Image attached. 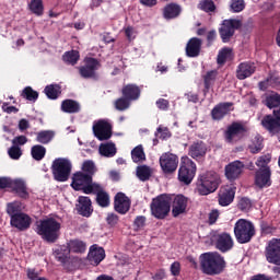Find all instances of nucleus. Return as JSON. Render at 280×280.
I'll list each match as a JSON object with an SVG mask.
<instances>
[{"instance_id": "obj_1", "label": "nucleus", "mask_w": 280, "mask_h": 280, "mask_svg": "<svg viewBox=\"0 0 280 280\" xmlns=\"http://www.w3.org/2000/svg\"><path fill=\"white\" fill-rule=\"evenodd\" d=\"M199 259L201 271L203 275H209L210 277L220 275L226 268L224 257L217 252L201 254Z\"/></svg>"}, {"instance_id": "obj_2", "label": "nucleus", "mask_w": 280, "mask_h": 280, "mask_svg": "<svg viewBox=\"0 0 280 280\" xmlns=\"http://www.w3.org/2000/svg\"><path fill=\"white\" fill-rule=\"evenodd\" d=\"M60 229H62V224L60 221L55 218H46L40 220L37 223V234L42 236L43 240L54 244L60 237Z\"/></svg>"}, {"instance_id": "obj_3", "label": "nucleus", "mask_w": 280, "mask_h": 280, "mask_svg": "<svg viewBox=\"0 0 280 280\" xmlns=\"http://www.w3.org/2000/svg\"><path fill=\"white\" fill-rule=\"evenodd\" d=\"M72 189L75 191H83V194H93V191H100V185L93 183L91 175H85L82 171H79L72 175Z\"/></svg>"}, {"instance_id": "obj_4", "label": "nucleus", "mask_w": 280, "mask_h": 280, "mask_svg": "<svg viewBox=\"0 0 280 280\" xmlns=\"http://www.w3.org/2000/svg\"><path fill=\"white\" fill-rule=\"evenodd\" d=\"M219 185L220 175L213 171H210L199 176L197 190L200 196H209V194H213V191L218 189Z\"/></svg>"}, {"instance_id": "obj_5", "label": "nucleus", "mask_w": 280, "mask_h": 280, "mask_svg": "<svg viewBox=\"0 0 280 280\" xmlns=\"http://www.w3.org/2000/svg\"><path fill=\"white\" fill-rule=\"evenodd\" d=\"M234 235L238 244H248L255 236V225L248 220L240 219L234 225Z\"/></svg>"}, {"instance_id": "obj_6", "label": "nucleus", "mask_w": 280, "mask_h": 280, "mask_svg": "<svg viewBox=\"0 0 280 280\" xmlns=\"http://www.w3.org/2000/svg\"><path fill=\"white\" fill-rule=\"evenodd\" d=\"M172 209V196L170 195H160L152 200L151 203V213L158 220H163L167 218Z\"/></svg>"}, {"instance_id": "obj_7", "label": "nucleus", "mask_w": 280, "mask_h": 280, "mask_svg": "<svg viewBox=\"0 0 280 280\" xmlns=\"http://www.w3.org/2000/svg\"><path fill=\"white\" fill-rule=\"evenodd\" d=\"M72 168L73 165L71 164V161L62 158L56 159L52 162V175L55 180L58 183H67L69 176H71Z\"/></svg>"}, {"instance_id": "obj_8", "label": "nucleus", "mask_w": 280, "mask_h": 280, "mask_svg": "<svg viewBox=\"0 0 280 280\" xmlns=\"http://www.w3.org/2000/svg\"><path fill=\"white\" fill-rule=\"evenodd\" d=\"M196 176V163L187 156L182 158L178 170V180L184 185H191V180Z\"/></svg>"}, {"instance_id": "obj_9", "label": "nucleus", "mask_w": 280, "mask_h": 280, "mask_svg": "<svg viewBox=\"0 0 280 280\" xmlns=\"http://www.w3.org/2000/svg\"><path fill=\"white\" fill-rule=\"evenodd\" d=\"M92 130L98 141H108L113 137V125L107 119L95 120Z\"/></svg>"}, {"instance_id": "obj_10", "label": "nucleus", "mask_w": 280, "mask_h": 280, "mask_svg": "<svg viewBox=\"0 0 280 280\" xmlns=\"http://www.w3.org/2000/svg\"><path fill=\"white\" fill-rule=\"evenodd\" d=\"M242 27V21L237 19L224 20L222 22V26L219 30V34L223 40V43H229L233 34H235V30H240Z\"/></svg>"}, {"instance_id": "obj_11", "label": "nucleus", "mask_w": 280, "mask_h": 280, "mask_svg": "<svg viewBox=\"0 0 280 280\" xmlns=\"http://www.w3.org/2000/svg\"><path fill=\"white\" fill-rule=\"evenodd\" d=\"M265 257L268 264L280 266V238H272L265 248Z\"/></svg>"}, {"instance_id": "obj_12", "label": "nucleus", "mask_w": 280, "mask_h": 280, "mask_svg": "<svg viewBox=\"0 0 280 280\" xmlns=\"http://www.w3.org/2000/svg\"><path fill=\"white\" fill-rule=\"evenodd\" d=\"M160 165L164 174H173L178 167V155L174 153H163L160 156Z\"/></svg>"}, {"instance_id": "obj_13", "label": "nucleus", "mask_w": 280, "mask_h": 280, "mask_svg": "<svg viewBox=\"0 0 280 280\" xmlns=\"http://www.w3.org/2000/svg\"><path fill=\"white\" fill-rule=\"evenodd\" d=\"M212 242L221 253H229L233 248V237L229 233L213 235Z\"/></svg>"}, {"instance_id": "obj_14", "label": "nucleus", "mask_w": 280, "mask_h": 280, "mask_svg": "<svg viewBox=\"0 0 280 280\" xmlns=\"http://www.w3.org/2000/svg\"><path fill=\"white\" fill-rule=\"evenodd\" d=\"M85 65L79 68L81 78H95V71L100 69V61L95 58L88 57L84 59Z\"/></svg>"}, {"instance_id": "obj_15", "label": "nucleus", "mask_w": 280, "mask_h": 280, "mask_svg": "<svg viewBox=\"0 0 280 280\" xmlns=\"http://www.w3.org/2000/svg\"><path fill=\"white\" fill-rule=\"evenodd\" d=\"M244 132H246V129H244V126L241 124L234 122L230 125L225 131V141L228 143H235L244 137Z\"/></svg>"}, {"instance_id": "obj_16", "label": "nucleus", "mask_w": 280, "mask_h": 280, "mask_svg": "<svg viewBox=\"0 0 280 280\" xmlns=\"http://www.w3.org/2000/svg\"><path fill=\"white\" fill-rule=\"evenodd\" d=\"M172 213L173 218H178V215H183L187 211V205H189V199L183 195H177L174 198L172 197Z\"/></svg>"}, {"instance_id": "obj_17", "label": "nucleus", "mask_w": 280, "mask_h": 280, "mask_svg": "<svg viewBox=\"0 0 280 280\" xmlns=\"http://www.w3.org/2000/svg\"><path fill=\"white\" fill-rule=\"evenodd\" d=\"M272 116H266L261 120V125L264 128H266L271 135H276V132H279L280 129V109L279 110H273Z\"/></svg>"}, {"instance_id": "obj_18", "label": "nucleus", "mask_w": 280, "mask_h": 280, "mask_svg": "<svg viewBox=\"0 0 280 280\" xmlns=\"http://www.w3.org/2000/svg\"><path fill=\"white\" fill-rule=\"evenodd\" d=\"M114 209L117 213H120V215H126V213L130 211V198L124 192H118L115 196Z\"/></svg>"}, {"instance_id": "obj_19", "label": "nucleus", "mask_w": 280, "mask_h": 280, "mask_svg": "<svg viewBox=\"0 0 280 280\" xmlns=\"http://www.w3.org/2000/svg\"><path fill=\"white\" fill-rule=\"evenodd\" d=\"M244 172V164L242 161H234L225 166V178L228 180H237Z\"/></svg>"}, {"instance_id": "obj_20", "label": "nucleus", "mask_w": 280, "mask_h": 280, "mask_svg": "<svg viewBox=\"0 0 280 280\" xmlns=\"http://www.w3.org/2000/svg\"><path fill=\"white\" fill-rule=\"evenodd\" d=\"M11 226L18 229V231H27L32 225V218L25 213L15 214L11 218Z\"/></svg>"}, {"instance_id": "obj_21", "label": "nucleus", "mask_w": 280, "mask_h": 280, "mask_svg": "<svg viewBox=\"0 0 280 280\" xmlns=\"http://www.w3.org/2000/svg\"><path fill=\"white\" fill-rule=\"evenodd\" d=\"M188 156L195 159V161L205 159L207 156V144L202 141L194 142L188 148Z\"/></svg>"}, {"instance_id": "obj_22", "label": "nucleus", "mask_w": 280, "mask_h": 280, "mask_svg": "<svg viewBox=\"0 0 280 280\" xmlns=\"http://www.w3.org/2000/svg\"><path fill=\"white\" fill-rule=\"evenodd\" d=\"M235 198V190L231 186H223L219 191V205L221 207H229Z\"/></svg>"}, {"instance_id": "obj_23", "label": "nucleus", "mask_w": 280, "mask_h": 280, "mask_svg": "<svg viewBox=\"0 0 280 280\" xmlns=\"http://www.w3.org/2000/svg\"><path fill=\"white\" fill-rule=\"evenodd\" d=\"M78 205H77V211L80 213V215H83L84 218L91 217V213H93V206L91 202V198L80 196L78 199Z\"/></svg>"}, {"instance_id": "obj_24", "label": "nucleus", "mask_w": 280, "mask_h": 280, "mask_svg": "<svg viewBox=\"0 0 280 280\" xmlns=\"http://www.w3.org/2000/svg\"><path fill=\"white\" fill-rule=\"evenodd\" d=\"M88 257L91 264H94V266H100V264H102V261H104L106 258V252L97 245H92Z\"/></svg>"}, {"instance_id": "obj_25", "label": "nucleus", "mask_w": 280, "mask_h": 280, "mask_svg": "<svg viewBox=\"0 0 280 280\" xmlns=\"http://www.w3.org/2000/svg\"><path fill=\"white\" fill-rule=\"evenodd\" d=\"M255 185L260 189L264 187H270L272 182L270 180V168L258 170L255 176Z\"/></svg>"}, {"instance_id": "obj_26", "label": "nucleus", "mask_w": 280, "mask_h": 280, "mask_svg": "<svg viewBox=\"0 0 280 280\" xmlns=\"http://www.w3.org/2000/svg\"><path fill=\"white\" fill-rule=\"evenodd\" d=\"M255 69L256 67L253 62H243L236 70V77L238 80H246V78H250L255 73Z\"/></svg>"}, {"instance_id": "obj_27", "label": "nucleus", "mask_w": 280, "mask_h": 280, "mask_svg": "<svg viewBox=\"0 0 280 280\" xmlns=\"http://www.w3.org/2000/svg\"><path fill=\"white\" fill-rule=\"evenodd\" d=\"M231 110H233V103H221L212 109L211 115L213 119L220 120Z\"/></svg>"}, {"instance_id": "obj_28", "label": "nucleus", "mask_w": 280, "mask_h": 280, "mask_svg": "<svg viewBox=\"0 0 280 280\" xmlns=\"http://www.w3.org/2000/svg\"><path fill=\"white\" fill-rule=\"evenodd\" d=\"M200 47H202V42L199 38L192 37L186 46V55L188 58H197V56H200Z\"/></svg>"}, {"instance_id": "obj_29", "label": "nucleus", "mask_w": 280, "mask_h": 280, "mask_svg": "<svg viewBox=\"0 0 280 280\" xmlns=\"http://www.w3.org/2000/svg\"><path fill=\"white\" fill-rule=\"evenodd\" d=\"M54 255L57 261L62 264V266L71 264V256H69L71 255V252H69V247L60 246L55 249Z\"/></svg>"}, {"instance_id": "obj_30", "label": "nucleus", "mask_w": 280, "mask_h": 280, "mask_svg": "<svg viewBox=\"0 0 280 280\" xmlns=\"http://www.w3.org/2000/svg\"><path fill=\"white\" fill-rule=\"evenodd\" d=\"M10 188L13 189V191H15V194H18L20 198H27L30 196V194L27 192V185L21 178L11 179Z\"/></svg>"}, {"instance_id": "obj_31", "label": "nucleus", "mask_w": 280, "mask_h": 280, "mask_svg": "<svg viewBox=\"0 0 280 280\" xmlns=\"http://www.w3.org/2000/svg\"><path fill=\"white\" fill-rule=\"evenodd\" d=\"M68 250L69 253L82 255V253H86V243L80 240H71L68 242Z\"/></svg>"}, {"instance_id": "obj_32", "label": "nucleus", "mask_w": 280, "mask_h": 280, "mask_svg": "<svg viewBox=\"0 0 280 280\" xmlns=\"http://www.w3.org/2000/svg\"><path fill=\"white\" fill-rule=\"evenodd\" d=\"M122 95L124 97L132 102V100H139V95H141V90H139V86L135 84H129L122 89Z\"/></svg>"}, {"instance_id": "obj_33", "label": "nucleus", "mask_w": 280, "mask_h": 280, "mask_svg": "<svg viewBox=\"0 0 280 280\" xmlns=\"http://www.w3.org/2000/svg\"><path fill=\"white\" fill-rule=\"evenodd\" d=\"M98 152L101 156H106L107 159H110L115 156V154H117V148L113 142L102 143L98 148Z\"/></svg>"}, {"instance_id": "obj_34", "label": "nucleus", "mask_w": 280, "mask_h": 280, "mask_svg": "<svg viewBox=\"0 0 280 280\" xmlns=\"http://www.w3.org/2000/svg\"><path fill=\"white\" fill-rule=\"evenodd\" d=\"M215 80H218V71L210 70L203 75V84H205V92L209 93L211 86L215 84Z\"/></svg>"}, {"instance_id": "obj_35", "label": "nucleus", "mask_w": 280, "mask_h": 280, "mask_svg": "<svg viewBox=\"0 0 280 280\" xmlns=\"http://www.w3.org/2000/svg\"><path fill=\"white\" fill-rule=\"evenodd\" d=\"M180 14V5L175 3H170L164 8L163 15L164 19H176Z\"/></svg>"}, {"instance_id": "obj_36", "label": "nucleus", "mask_w": 280, "mask_h": 280, "mask_svg": "<svg viewBox=\"0 0 280 280\" xmlns=\"http://www.w3.org/2000/svg\"><path fill=\"white\" fill-rule=\"evenodd\" d=\"M92 194H96V201L100 207H108L110 205V197L106 194V191L102 190V186L96 191Z\"/></svg>"}, {"instance_id": "obj_37", "label": "nucleus", "mask_w": 280, "mask_h": 280, "mask_svg": "<svg viewBox=\"0 0 280 280\" xmlns=\"http://www.w3.org/2000/svg\"><path fill=\"white\" fill-rule=\"evenodd\" d=\"M28 10L36 16H43V12L45 11L43 0H31L28 3Z\"/></svg>"}, {"instance_id": "obj_38", "label": "nucleus", "mask_w": 280, "mask_h": 280, "mask_svg": "<svg viewBox=\"0 0 280 280\" xmlns=\"http://www.w3.org/2000/svg\"><path fill=\"white\" fill-rule=\"evenodd\" d=\"M61 110H63V113H79L80 104L75 101L66 100L61 104Z\"/></svg>"}, {"instance_id": "obj_39", "label": "nucleus", "mask_w": 280, "mask_h": 280, "mask_svg": "<svg viewBox=\"0 0 280 280\" xmlns=\"http://www.w3.org/2000/svg\"><path fill=\"white\" fill-rule=\"evenodd\" d=\"M81 172L85 174V176H90V178H93V174L97 172V168L95 167V162L92 160H86L82 163Z\"/></svg>"}, {"instance_id": "obj_40", "label": "nucleus", "mask_w": 280, "mask_h": 280, "mask_svg": "<svg viewBox=\"0 0 280 280\" xmlns=\"http://www.w3.org/2000/svg\"><path fill=\"white\" fill-rule=\"evenodd\" d=\"M262 149H264V139L261 138V136H256L249 144V152H252V154H257L261 152Z\"/></svg>"}, {"instance_id": "obj_41", "label": "nucleus", "mask_w": 280, "mask_h": 280, "mask_svg": "<svg viewBox=\"0 0 280 280\" xmlns=\"http://www.w3.org/2000/svg\"><path fill=\"white\" fill-rule=\"evenodd\" d=\"M131 159L133 163H141V161H145V152L143 151V145L139 144L131 151Z\"/></svg>"}, {"instance_id": "obj_42", "label": "nucleus", "mask_w": 280, "mask_h": 280, "mask_svg": "<svg viewBox=\"0 0 280 280\" xmlns=\"http://www.w3.org/2000/svg\"><path fill=\"white\" fill-rule=\"evenodd\" d=\"M136 174L139 180H142V182L150 180V176H152V168L145 165L138 166Z\"/></svg>"}, {"instance_id": "obj_43", "label": "nucleus", "mask_w": 280, "mask_h": 280, "mask_svg": "<svg viewBox=\"0 0 280 280\" xmlns=\"http://www.w3.org/2000/svg\"><path fill=\"white\" fill-rule=\"evenodd\" d=\"M44 91L49 100H58V95H60V85L50 84L47 85Z\"/></svg>"}, {"instance_id": "obj_44", "label": "nucleus", "mask_w": 280, "mask_h": 280, "mask_svg": "<svg viewBox=\"0 0 280 280\" xmlns=\"http://www.w3.org/2000/svg\"><path fill=\"white\" fill-rule=\"evenodd\" d=\"M21 209H23V206L20 201H14L7 205V213L10 215V218H13V215H19L23 212H21Z\"/></svg>"}, {"instance_id": "obj_45", "label": "nucleus", "mask_w": 280, "mask_h": 280, "mask_svg": "<svg viewBox=\"0 0 280 280\" xmlns=\"http://www.w3.org/2000/svg\"><path fill=\"white\" fill-rule=\"evenodd\" d=\"M245 8L246 2L244 0H230V12H233V14L244 12Z\"/></svg>"}, {"instance_id": "obj_46", "label": "nucleus", "mask_w": 280, "mask_h": 280, "mask_svg": "<svg viewBox=\"0 0 280 280\" xmlns=\"http://www.w3.org/2000/svg\"><path fill=\"white\" fill-rule=\"evenodd\" d=\"M46 152L47 150L45 149V147L40 144L34 145L31 150V154L33 159H35V161H43V159H45Z\"/></svg>"}, {"instance_id": "obj_47", "label": "nucleus", "mask_w": 280, "mask_h": 280, "mask_svg": "<svg viewBox=\"0 0 280 280\" xmlns=\"http://www.w3.org/2000/svg\"><path fill=\"white\" fill-rule=\"evenodd\" d=\"M266 106L268 108H277L280 106V94L272 92L266 97Z\"/></svg>"}, {"instance_id": "obj_48", "label": "nucleus", "mask_w": 280, "mask_h": 280, "mask_svg": "<svg viewBox=\"0 0 280 280\" xmlns=\"http://www.w3.org/2000/svg\"><path fill=\"white\" fill-rule=\"evenodd\" d=\"M233 58V50L231 48H223L218 55V63L224 65L226 60Z\"/></svg>"}, {"instance_id": "obj_49", "label": "nucleus", "mask_w": 280, "mask_h": 280, "mask_svg": "<svg viewBox=\"0 0 280 280\" xmlns=\"http://www.w3.org/2000/svg\"><path fill=\"white\" fill-rule=\"evenodd\" d=\"M21 95L24 100H28V102H36L38 100V92L34 91L31 86H26Z\"/></svg>"}, {"instance_id": "obj_50", "label": "nucleus", "mask_w": 280, "mask_h": 280, "mask_svg": "<svg viewBox=\"0 0 280 280\" xmlns=\"http://www.w3.org/2000/svg\"><path fill=\"white\" fill-rule=\"evenodd\" d=\"M63 60L69 65H75L80 60V52L77 50L68 51L63 55Z\"/></svg>"}, {"instance_id": "obj_51", "label": "nucleus", "mask_w": 280, "mask_h": 280, "mask_svg": "<svg viewBox=\"0 0 280 280\" xmlns=\"http://www.w3.org/2000/svg\"><path fill=\"white\" fill-rule=\"evenodd\" d=\"M8 154L10 156V159H12L13 161H19L21 159V156H23V151L21 150V147L13 144L8 150Z\"/></svg>"}, {"instance_id": "obj_52", "label": "nucleus", "mask_w": 280, "mask_h": 280, "mask_svg": "<svg viewBox=\"0 0 280 280\" xmlns=\"http://www.w3.org/2000/svg\"><path fill=\"white\" fill-rule=\"evenodd\" d=\"M270 161H272V156L270 154L261 155L256 161V165L257 167H260V170H270L268 167V163H270Z\"/></svg>"}, {"instance_id": "obj_53", "label": "nucleus", "mask_w": 280, "mask_h": 280, "mask_svg": "<svg viewBox=\"0 0 280 280\" xmlns=\"http://www.w3.org/2000/svg\"><path fill=\"white\" fill-rule=\"evenodd\" d=\"M51 139H54V133L51 131H40L37 133V138H36L38 143H44V144L49 143Z\"/></svg>"}, {"instance_id": "obj_54", "label": "nucleus", "mask_w": 280, "mask_h": 280, "mask_svg": "<svg viewBox=\"0 0 280 280\" xmlns=\"http://www.w3.org/2000/svg\"><path fill=\"white\" fill-rule=\"evenodd\" d=\"M199 10H202L203 12H215V3L213 0H202L199 3Z\"/></svg>"}, {"instance_id": "obj_55", "label": "nucleus", "mask_w": 280, "mask_h": 280, "mask_svg": "<svg viewBox=\"0 0 280 280\" xmlns=\"http://www.w3.org/2000/svg\"><path fill=\"white\" fill-rule=\"evenodd\" d=\"M115 108L116 110H127V108H130V100H128L127 97L118 98L115 102Z\"/></svg>"}, {"instance_id": "obj_56", "label": "nucleus", "mask_w": 280, "mask_h": 280, "mask_svg": "<svg viewBox=\"0 0 280 280\" xmlns=\"http://www.w3.org/2000/svg\"><path fill=\"white\" fill-rule=\"evenodd\" d=\"M155 137H158V139H170V137H172V132H170L167 127L160 126L155 132Z\"/></svg>"}, {"instance_id": "obj_57", "label": "nucleus", "mask_w": 280, "mask_h": 280, "mask_svg": "<svg viewBox=\"0 0 280 280\" xmlns=\"http://www.w3.org/2000/svg\"><path fill=\"white\" fill-rule=\"evenodd\" d=\"M253 207V203H250V199L248 198H242L238 202V208L241 211H248Z\"/></svg>"}, {"instance_id": "obj_58", "label": "nucleus", "mask_w": 280, "mask_h": 280, "mask_svg": "<svg viewBox=\"0 0 280 280\" xmlns=\"http://www.w3.org/2000/svg\"><path fill=\"white\" fill-rule=\"evenodd\" d=\"M125 34L128 40H135L137 38V31L132 26L125 27Z\"/></svg>"}, {"instance_id": "obj_59", "label": "nucleus", "mask_w": 280, "mask_h": 280, "mask_svg": "<svg viewBox=\"0 0 280 280\" xmlns=\"http://www.w3.org/2000/svg\"><path fill=\"white\" fill-rule=\"evenodd\" d=\"M106 222L107 224H109V226H117L119 222V217L115 213H109L107 214Z\"/></svg>"}, {"instance_id": "obj_60", "label": "nucleus", "mask_w": 280, "mask_h": 280, "mask_svg": "<svg viewBox=\"0 0 280 280\" xmlns=\"http://www.w3.org/2000/svg\"><path fill=\"white\" fill-rule=\"evenodd\" d=\"M171 275H173V277H178V275H180V262L174 261L171 265Z\"/></svg>"}, {"instance_id": "obj_61", "label": "nucleus", "mask_w": 280, "mask_h": 280, "mask_svg": "<svg viewBox=\"0 0 280 280\" xmlns=\"http://www.w3.org/2000/svg\"><path fill=\"white\" fill-rule=\"evenodd\" d=\"M220 218V211L218 210H212L209 213V224H215V222H218V219Z\"/></svg>"}, {"instance_id": "obj_62", "label": "nucleus", "mask_w": 280, "mask_h": 280, "mask_svg": "<svg viewBox=\"0 0 280 280\" xmlns=\"http://www.w3.org/2000/svg\"><path fill=\"white\" fill-rule=\"evenodd\" d=\"M2 110L3 113H8V115L12 113H19V108L15 106H10L8 103H2Z\"/></svg>"}, {"instance_id": "obj_63", "label": "nucleus", "mask_w": 280, "mask_h": 280, "mask_svg": "<svg viewBox=\"0 0 280 280\" xmlns=\"http://www.w3.org/2000/svg\"><path fill=\"white\" fill-rule=\"evenodd\" d=\"M13 145H25L27 143V137L19 136L12 140Z\"/></svg>"}, {"instance_id": "obj_64", "label": "nucleus", "mask_w": 280, "mask_h": 280, "mask_svg": "<svg viewBox=\"0 0 280 280\" xmlns=\"http://www.w3.org/2000/svg\"><path fill=\"white\" fill-rule=\"evenodd\" d=\"M40 272L36 271V269H28L27 270V278L30 280H38L40 279Z\"/></svg>"}]
</instances>
